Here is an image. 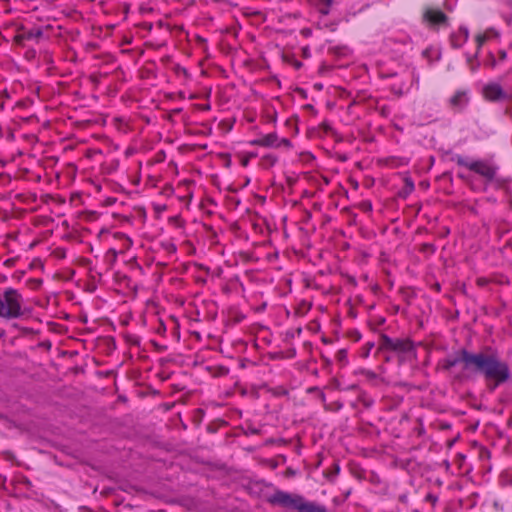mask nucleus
Returning a JSON list of instances; mask_svg holds the SVG:
<instances>
[{
	"mask_svg": "<svg viewBox=\"0 0 512 512\" xmlns=\"http://www.w3.org/2000/svg\"><path fill=\"white\" fill-rule=\"evenodd\" d=\"M456 163L459 166L466 167L470 171L481 175L487 181L493 180L497 172V167L492 162L486 160L474 161L465 157L458 156Z\"/></svg>",
	"mask_w": 512,
	"mask_h": 512,
	"instance_id": "20e7f679",
	"label": "nucleus"
},
{
	"mask_svg": "<svg viewBox=\"0 0 512 512\" xmlns=\"http://www.w3.org/2000/svg\"><path fill=\"white\" fill-rule=\"evenodd\" d=\"M499 37V34L494 29H488L483 34H479L476 37V42L478 45V49L488 40L497 39Z\"/></svg>",
	"mask_w": 512,
	"mask_h": 512,
	"instance_id": "9b49d317",
	"label": "nucleus"
},
{
	"mask_svg": "<svg viewBox=\"0 0 512 512\" xmlns=\"http://www.w3.org/2000/svg\"><path fill=\"white\" fill-rule=\"evenodd\" d=\"M392 347H393V349H397L398 345L397 344H393Z\"/></svg>",
	"mask_w": 512,
	"mask_h": 512,
	"instance_id": "ddd939ff",
	"label": "nucleus"
},
{
	"mask_svg": "<svg viewBox=\"0 0 512 512\" xmlns=\"http://www.w3.org/2000/svg\"><path fill=\"white\" fill-rule=\"evenodd\" d=\"M35 35H36V36H40V35H41V32H40V31H37Z\"/></svg>",
	"mask_w": 512,
	"mask_h": 512,
	"instance_id": "4468645a",
	"label": "nucleus"
},
{
	"mask_svg": "<svg viewBox=\"0 0 512 512\" xmlns=\"http://www.w3.org/2000/svg\"><path fill=\"white\" fill-rule=\"evenodd\" d=\"M337 0H309L311 5L322 15H328Z\"/></svg>",
	"mask_w": 512,
	"mask_h": 512,
	"instance_id": "9d476101",
	"label": "nucleus"
},
{
	"mask_svg": "<svg viewBox=\"0 0 512 512\" xmlns=\"http://www.w3.org/2000/svg\"><path fill=\"white\" fill-rule=\"evenodd\" d=\"M281 143L289 146L290 141L287 139H282ZM250 145L252 146H262V147H279L280 142L278 141V137L275 133L266 134L260 138L254 139L250 141Z\"/></svg>",
	"mask_w": 512,
	"mask_h": 512,
	"instance_id": "6e6552de",
	"label": "nucleus"
},
{
	"mask_svg": "<svg viewBox=\"0 0 512 512\" xmlns=\"http://www.w3.org/2000/svg\"><path fill=\"white\" fill-rule=\"evenodd\" d=\"M422 55L426 58L430 63L434 61H438L440 59V51L435 47H428L423 52Z\"/></svg>",
	"mask_w": 512,
	"mask_h": 512,
	"instance_id": "f8f14e48",
	"label": "nucleus"
},
{
	"mask_svg": "<svg viewBox=\"0 0 512 512\" xmlns=\"http://www.w3.org/2000/svg\"><path fill=\"white\" fill-rule=\"evenodd\" d=\"M483 95L488 101H501L507 98L506 92L498 83H488L483 88Z\"/></svg>",
	"mask_w": 512,
	"mask_h": 512,
	"instance_id": "0eeeda50",
	"label": "nucleus"
},
{
	"mask_svg": "<svg viewBox=\"0 0 512 512\" xmlns=\"http://www.w3.org/2000/svg\"><path fill=\"white\" fill-rule=\"evenodd\" d=\"M460 362L464 364L466 370L481 374L492 390L511 379L508 363L503 361L495 351L471 353L462 350L459 357L446 359L444 367L450 369Z\"/></svg>",
	"mask_w": 512,
	"mask_h": 512,
	"instance_id": "f257e3e1",
	"label": "nucleus"
},
{
	"mask_svg": "<svg viewBox=\"0 0 512 512\" xmlns=\"http://www.w3.org/2000/svg\"><path fill=\"white\" fill-rule=\"evenodd\" d=\"M424 21L430 26L447 24V16L439 9L427 8L423 14Z\"/></svg>",
	"mask_w": 512,
	"mask_h": 512,
	"instance_id": "423d86ee",
	"label": "nucleus"
},
{
	"mask_svg": "<svg viewBox=\"0 0 512 512\" xmlns=\"http://www.w3.org/2000/svg\"><path fill=\"white\" fill-rule=\"evenodd\" d=\"M470 100L467 89H459L449 98L448 103L454 110L461 111L466 108Z\"/></svg>",
	"mask_w": 512,
	"mask_h": 512,
	"instance_id": "39448f33",
	"label": "nucleus"
},
{
	"mask_svg": "<svg viewBox=\"0 0 512 512\" xmlns=\"http://www.w3.org/2000/svg\"><path fill=\"white\" fill-rule=\"evenodd\" d=\"M269 501L274 505L296 510L297 512H327L325 506L305 500L301 495L276 491Z\"/></svg>",
	"mask_w": 512,
	"mask_h": 512,
	"instance_id": "f03ea898",
	"label": "nucleus"
},
{
	"mask_svg": "<svg viewBox=\"0 0 512 512\" xmlns=\"http://www.w3.org/2000/svg\"><path fill=\"white\" fill-rule=\"evenodd\" d=\"M469 31L466 27H460L457 31L453 32L450 36L451 45L454 48L462 47L468 40Z\"/></svg>",
	"mask_w": 512,
	"mask_h": 512,
	"instance_id": "1a4fd4ad",
	"label": "nucleus"
},
{
	"mask_svg": "<svg viewBox=\"0 0 512 512\" xmlns=\"http://www.w3.org/2000/svg\"><path fill=\"white\" fill-rule=\"evenodd\" d=\"M23 297L13 288H7L0 294V317L16 319L23 315Z\"/></svg>",
	"mask_w": 512,
	"mask_h": 512,
	"instance_id": "7ed1b4c3",
	"label": "nucleus"
}]
</instances>
